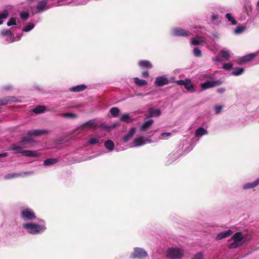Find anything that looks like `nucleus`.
<instances>
[{
    "label": "nucleus",
    "mask_w": 259,
    "mask_h": 259,
    "mask_svg": "<svg viewBox=\"0 0 259 259\" xmlns=\"http://www.w3.org/2000/svg\"><path fill=\"white\" fill-rule=\"evenodd\" d=\"M38 224L28 223L23 224L22 226L26 231L31 234H38L43 233L46 230L44 221L40 220Z\"/></svg>",
    "instance_id": "obj_1"
},
{
    "label": "nucleus",
    "mask_w": 259,
    "mask_h": 259,
    "mask_svg": "<svg viewBox=\"0 0 259 259\" xmlns=\"http://www.w3.org/2000/svg\"><path fill=\"white\" fill-rule=\"evenodd\" d=\"M24 148L23 146L13 144L10 147V150L13 151L15 154L21 153L23 156L28 157H36L40 155V153L37 151H23Z\"/></svg>",
    "instance_id": "obj_2"
},
{
    "label": "nucleus",
    "mask_w": 259,
    "mask_h": 259,
    "mask_svg": "<svg viewBox=\"0 0 259 259\" xmlns=\"http://www.w3.org/2000/svg\"><path fill=\"white\" fill-rule=\"evenodd\" d=\"M184 255L183 250L178 248H170L166 252L167 257L171 259H179Z\"/></svg>",
    "instance_id": "obj_3"
},
{
    "label": "nucleus",
    "mask_w": 259,
    "mask_h": 259,
    "mask_svg": "<svg viewBox=\"0 0 259 259\" xmlns=\"http://www.w3.org/2000/svg\"><path fill=\"white\" fill-rule=\"evenodd\" d=\"M148 256L147 252L141 247H135L131 256L133 258L144 259Z\"/></svg>",
    "instance_id": "obj_4"
},
{
    "label": "nucleus",
    "mask_w": 259,
    "mask_h": 259,
    "mask_svg": "<svg viewBox=\"0 0 259 259\" xmlns=\"http://www.w3.org/2000/svg\"><path fill=\"white\" fill-rule=\"evenodd\" d=\"M21 214L22 219L25 221L32 220L35 218L34 211L28 208L22 210Z\"/></svg>",
    "instance_id": "obj_5"
},
{
    "label": "nucleus",
    "mask_w": 259,
    "mask_h": 259,
    "mask_svg": "<svg viewBox=\"0 0 259 259\" xmlns=\"http://www.w3.org/2000/svg\"><path fill=\"white\" fill-rule=\"evenodd\" d=\"M223 82L221 79L217 80L207 81L201 84V87L203 90L221 85Z\"/></svg>",
    "instance_id": "obj_6"
},
{
    "label": "nucleus",
    "mask_w": 259,
    "mask_h": 259,
    "mask_svg": "<svg viewBox=\"0 0 259 259\" xmlns=\"http://www.w3.org/2000/svg\"><path fill=\"white\" fill-rule=\"evenodd\" d=\"M151 141V139H146L143 137L136 138L134 140L133 142V145L131 146V147L141 146L147 143H150Z\"/></svg>",
    "instance_id": "obj_7"
},
{
    "label": "nucleus",
    "mask_w": 259,
    "mask_h": 259,
    "mask_svg": "<svg viewBox=\"0 0 259 259\" xmlns=\"http://www.w3.org/2000/svg\"><path fill=\"white\" fill-rule=\"evenodd\" d=\"M1 34L2 36L3 37L7 36L10 37V39H5V41L8 43L14 42L15 41L18 40L20 39V37H18V38L17 39H15L14 34L10 30H3L1 32Z\"/></svg>",
    "instance_id": "obj_8"
},
{
    "label": "nucleus",
    "mask_w": 259,
    "mask_h": 259,
    "mask_svg": "<svg viewBox=\"0 0 259 259\" xmlns=\"http://www.w3.org/2000/svg\"><path fill=\"white\" fill-rule=\"evenodd\" d=\"M250 238V236L248 235H242V232H238L235 233L232 237V239L236 241L240 242L242 240L245 242L247 240H249Z\"/></svg>",
    "instance_id": "obj_9"
},
{
    "label": "nucleus",
    "mask_w": 259,
    "mask_h": 259,
    "mask_svg": "<svg viewBox=\"0 0 259 259\" xmlns=\"http://www.w3.org/2000/svg\"><path fill=\"white\" fill-rule=\"evenodd\" d=\"M50 7L48 5L47 0H42L39 2L36 6L35 13H40L45 10L49 9Z\"/></svg>",
    "instance_id": "obj_10"
},
{
    "label": "nucleus",
    "mask_w": 259,
    "mask_h": 259,
    "mask_svg": "<svg viewBox=\"0 0 259 259\" xmlns=\"http://www.w3.org/2000/svg\"><path fill=\"white\" fill-rule=\"evenodd\" d=\"M257 56L256 53H251L248 55H245L241 58H240L238 62L239 64H241L243 62H248L252 60Z\"/></svg>",
    "instance_id": "obj_11"
},
{
    "label": "nucleus",
    "mask_w": 259,
    "mask_h": 259,
    "mask_svg": "<svg viewBox=\"0 0 259 259\" xmlns=\"http://www.w3.org/2000/svg\"><path fill=\"white\" fill-rule=\"evenodd\" d=\"M174 34L177 36H187L189 35L190 33L183 28H177L174 30Z\"/></svg>",
    "instance_id": "obj_12"
},
{
    "label": "nucleus",
    "mask_w": 259,
    "mask_h": 259,
    "mask_svg": "<svg viewBox=\"0 0 259 259\" xmlns=\"http://www.w3.org/2000/svg\"><path fill=\"white\" fill-rule=\"evenodd\" d=\"M82 129L86 128H94L97 127V123L95 119L90 120L86 122L83 123L81 125Z\"/></svg>",
    "instance_id": "obj_13"
},
{
    "label": "nucleus",
    "mask_w": 259,
    "mask_h": 259,
    "mask_svg": "<svg viewBox=\"0 0 259 259\" xmlns=\"http://www.w3.org/2000/svg\"><path fill=\"white\" fill-rule=\"evenodd\" d=\"M233 233V231L231 230H228L222 232L218 234L216 237V239L218 240L225 238Z\"/></svg>",
    "instance_id": "obj_14"
},
{
    "label": "nucleus",
    "mask_w": 259,
    "mask_h": 259,
    "mask_svg": "<svg viewBox=\"0 0 259 259\" xmlns=\"http://www.w3.org/2000/svg\"><path fill=\"white\" fill-rule=\"evenodd\" d=\"M138 65L142 68H151L152 65L151 62L148 60H140L138 62Z\"/></svg>",
    "instance_id": "obj_15"
},
{
    "label": "nucleus",
    "mask_w": 259,
    "mask_h": 259,
    "mask_svg": "<svg viewBox=\"0 0 259 259\" xmlns=\"http://www.w3.org/2000/svg\"><path fill=\"white\" fill-rule=\"evenodd\" d=\"M17 100L14 97H7L3 99H0V106L5 105L10 102H17Z\"/></svg>",
    "instance_id": "obj_16"
},
{
    "label": "nucleus",
    "mask_w": 259,
    "mask_h": 259,
    "mask_svg": "<svg viewBox=\"0 0 259 259\" xmlns=\"http://www.w3.org/2000/svg\"><path fill=\"white\" fill-rule=\"evenodd\" d=\"M136 128L132 127L127 133V134L123 138V141L124 143L127 142L133 136L136 132Z\"/></svg>",
    "instance_id": "obj_17"
},
{
    "label": "nucleus",
    "mask_w": 259,
    "mask_h": 259,
    "mask_svg": "<svg viewBox=\"0 0 259 259\" xmlns=\"http://www.w3.org/2000/svg\"><path fill=\"white\" fill-rule=\"evenodd\" d=\"M103 141V140L101 139V138L98 135L95 136L94 137L91 138L89 141L88 143L92 145L102 143Z\"/></svg>",
    "instance_id": "obj_18"
},
{
    "label": "nucleus",
    "mask_w": 259,
    "mask_h": 259,
    "mask_svg": "<svg viewBox=\"0 0 259 259\" xmlns=\"http://www.w3.org/2000/svg\"><path fill=\"white\" fill-rule=\"evenodd\" d=\"M205 38L203 37L197 36L195 38H192L191 43L194 46H198L201 43L205 42Z\"/></svg>",
    "instance_id": "obj_19"
},
{
    "label": "nucleus",
    "mask_w": 259,
    "mask_h": 259,
    "mask_svg": "<svg viewBox=\"0 0 259 259\" xmlns=\"http://www.w3.org/2000/svg\"><path fill=\"white\" fill-rule=\"evenodd\" d=\"M153 123L152 119H149L148 120L144 122L141 126L140 130L142 131H146L149 128Z\"/></svg>",
    "instance_id": "obj_20"
},
{
    "label": "nucleus",
    "mask_w": 259,
    "mask_h": 259,
    "mask_svg": "<svg viewBox=\"0 0 259 259\" xmlns=\"http://www.w3.org/2000/svg\"><path fill=\"white\" fill-rule=\"evenodd\" d=\"M259 184V178L256 179L255 181L246 184L244 185L243 188L244 189H251L255 187Z\"/></svg>",
    "instance_id": "obj_21"
},
{
    "label": "nucleus",
    "mask_w": 259,
    "mask_h": 259,
    "mask_svg": "<svg viewBox=\"0 0 259 259\" xmlns=\"http://www.w3.org/2000/svg\"><path fill=\"white\" fill-rule=\"evenodd\" d=\"M208 132L203 127H200L197 128L195 132V136L196 137H200L203 135L207 134Z\"/></svg>",
    "instance_id": "obj_22"
},
{
    "label": "nucleus",
    "mask_w": 259,
    "mask_h": 259,
    "mask_svg": "<svg viewBox=\"0 0 259 259\" xmlns=\"http://www.w3.org/2000/svg\"><path fill=\"white\" fill-rule=\"evenodd\" d=\"M149 113L150 116H158L160 115L161 112L159 109L150 108L149 109Z\"/></svg>",
    "instance_id": "obj_23"
},
{
    "label": "nucleus",
    "mask_w": 259,
    "mask_h": 259,
    "mask_svg": "<svg viewBox=\"0 0 259 259\" xmlns=\"http://www.w3.org/2000/svg\"><path fill=\"white\" fill-rule=\"evenodd\" d=\"M104 146L105 148L109 151H111L113 150L114 147V144L112 141L108 140L105 142Z\"/></svg>",
    "instance_id": "obj_24"
},
{
    "label": "nucleus",
    "mask_w": 259,
    "mask_h": 259,
    "mask_svg": "<svg viewBox=\"0 0 259 259\" xmlns=\"http://www.w3.org/2000/svg\"><path fill=\"white\" fill-rule=\"evenodd\" d=\"M86 86L85 85L81 84L72 87L70 89V90L74 92H78L84 90Z\"/></svg>",
    "instance_id": "obj_25"
},
{
    "label": "nucleus",
    "mask_w": 259,
    "mask_h": 259,
    "mask_svg": "<svg viewBox=\"0 0 259 259\" xmlns=\"http://www.w3.org/2000/svg\"><path fill=\"white\" fill-rule=\"evenodd\" d=\"M233 71L231 72V75L234 76H238L241 74L244 71L243 68L235 67Z\"/></svg>",
    "instance_id": "obj_26"
},
{
    "label": "nucleus",
    "mask_w": 259,
    "mask_h": 259,
    "mask_svg": "<svg viewBox=\"0 0 259 259\" xmlns=\"http://www.w3.org/2000/svg\"><path fill=\"white\" fill-rule=\"evenodd\" d=\"M184 86L185 87V88L189 91L194 90V87L191 82V80L190 79H186V81L185 82Z\"/></svg>",
    "instance_id": "obj_27"
},
{
    "label": "nucleus",
    "mask_w": 259,
    "mask_h": 259,
    "mask_svg": "<svg viewBox=\"0 0 259 259\" xmlns=\"http://www.w3.org/2000/svg\"><path fill=\"white\" fill-rule=\"evenodd\" d=\"M57 161L58 160L55 158L47 159L44 161V164L45 166H50L56 163Z\"/></svg>",
    "instance_id": "obj_28"
},
{
    "label": "nucleus",
    "mask_w": 259,
    "mask_h": 259,
    "mask_svg": "<svg viewBox=\"0 0 259 259\" xmlns=\"http://www.w3.org/2000/svg\"><path fill=\"white\" fill-rule=\"evenodd\" d=\"M120 120L126 122L127 123H131L133 121V120L130 117L128 114H124L121 115L120 117Z\"/></svg>",
    "instance_id": "obj_29"
},
{
    "label": "nucleus",
    "mask_w": 259,
    "mask_h": 259,
    "mask_svg": "<svg viewBox=\"0 0 259 259\" xmlns=\"http://www.w3.org/2000/svg\"><path fill=\"white\" fill-rule=\"evenodd\" d=\"M135 83L139 86H143L146 85L147 82L146 80L141 79L138 77H135L134 78Z\"/></svg>",
    "instance_id": "obj_30"
},
{
    "label": "nucleus",
    "mask_w": 259,
    "mask_h": 259,
    "mask_svg": "<svg viewBox=\"0 0 259 259\" xmlns=\"http://www.w3.org/2000/svg\"><path fill=\"white\" fill-rule=\"evenodd\" d=\"M46 107L44 106H38L33 110V112L36 114H39L45 111Z\"/></svg>",
    "instance_id": "obj_31"
},
{
    "label": "nucleus",
    "mask_w": 259,
    "mask_h": 259,
    "mask_svg": "<svg viewBox=\"0 0 259 259\" xmlns=\"http://www.w3.org/2000/svg\"><path fill=\"white\" fill-rule=\"evenodd\" d=\"M110 112L113 116L116 117L119 114V109L117 107H112L110 109Z\"/></svg>",
    "instance_id": "obj_32"
},
{
    "label": "nucleus",
    "mask_w": 259,
    "mask_h": 259,
    "mask_svg": "<svg viewBox=\"0 0 259 259\" xmlns=\"http://www.w3.org/2000/svg\"><path fill=\"white\" fill-rule=\"evenodd\" d=\"M43 133H44L43 131L36 130L29 131L28 132V134L30 136H32V135L39 136V135L42 134Z\"/></svg>",
    "instance_id": "obj_33"
},
{
    "label": "nucleus",
    "mask_w": 259,
    "mask_h": 259,
    "mask_svg": "<svg viewBox=\"0 0 259 259\" xmlns=\"http://www.w3.org/2000/svg\"><path fill=\"white\" fill-rule=\"evenodd\" d=\"M33 141L32 139L27 137H24L22 138L20 143L22 145H23L25 143H31Z\"/></svg>",
    "instance_id": "obj_34"
},
{
    "label": "nucleus",
    "mask_w": 259,
    "mask_h": 259,
    "mask_svg": "<svg viewBox=\"0 0 259 259\" xmlns=\"http://www.w3.org/2000/svg\"><path fill=\"white\" fill-rule=\"evenodd\" d=\"M9 13L7 10H4L2 13L0 14V24L3 23L2 19L7 18Z\"/></svg>",
    "instance_id": "obj_35"
},
{
    "label": "nucleus",
    "mask_w": 259,
    "mask_h": 259,
    "mask_svg": "<svg viewBox=\"0 0 259 259\" xmlns=\"http://www.w3.org/2000/svg\"><path fill=\"white\" fill-rule=\"evenodd\" d=\"M220 54L221 55V56L225 59V60H228L230 58V53L227 52V51H221L220 52Z\"/></svg>",
    "instance_id": "obj_36"
},
{
    "label": "nucleus",
    "mask_w": 259,
    "mask_h": 259,
    "mask_svg": "<svg viewBox=\"0 0 259 259\" xmlns=\"http://www.w3.org/2000/svg\"><path fill=\"white\" fill-rule=\"evenodd\" d=\"M34 27V25L32 23H28L22 29L23 31L28 32Z\"/></svg>",
    "instance_id": "obj_37"
},
{
    "label": "nucleus",
    "mask_w": 259,
    "mask_h": 259,
    "mask_svg": "<svg viewBox=\"0 0 259 259\" xmlns=\"http://www.w3.org/2000/svg\"><path fill=\"white\" fill-rule=\"evenodd\" d=\"M226 17L228 19V20L231 22L232 24L233 25H235L237 23L236 21L234 19V17L232 16V15L230 13H227L226 14Z\"/></svg>",
    "instance_id": "obj_38"
},
{
    "label": "nucleus",
    "mask_w": 259,
    "mask_h": 259,
    "mask_svg": "<svg viewBox=\"0 0 259 259\" xmlns=\"http://www.w3.org/2000/svg\"><path fill=\"white\" fill-rule=\"evenodd\" d=\"M242 244V243L239 242H236L234 241V242L232 243H231L229 245V248L233 249L237 248L240 246H241Z\"/></svg>",
    "instance_id": "obj_39"
},
{
    "label": "nucleus",
    "mask_w": 259,
    "mask_h": 259,
    "mask_svg": "<svg viewBox=\"0 0 259 259\" xmlns=\"http://www.w3.org/2000/svg\"><path fill=\"white\" fill-rule=\"evenodd\" d=\"M61 115L63 117H67L69 118H74L77 117L76 114L71 113H62L61 114Z\"/></svg>",
    "instance_id": "obj_40"
},
{
    "label": "nucleus",
    "mask_w": 259,
    "mask_h": 259,
    "mask_svg": "<svg viewBox=\"0 0 259 259\" xmlns=\"http://www.w3.org/2000/svg\"><path fill=\"white\" fill-rule=\"evenodd\" d=\"M193 53L195 57H201L202 56L201 51L198 48H195L194 49Z\"/></svg>",
    "instance_id": "obj_41"
},
{
    "label": "nucleus",
    "mask_w": 259,
    "mask_h": 259,
    "mask_svg": "<svg viewBox=\"0 0 259 259\" xmlns=\"http://www.w3.org/2000/svg\"><path fill=\"white\" fill-rule=\"evenodd\" d=\"M29 17V13L27 12H23L20 14V18L22 20H27Z\"/></svg>",
    "instance_id": "obj_42"
},
{
    "label": "nucleus",
    "mask_w": 259,
    "mask_h": 259,
    "mask_svg": "<svg viewBox=\"0 0 259 259\" xmlns=\"http://www.w3.org/2000/svg\"><path fill=\"white\" fill-rule=\"evenodd\" d=\"M16 25V20L14 18H10L8 22H7V25L9 26H12V25Z\"/></svg>",
    "instance_id": "obj_43"
},
{
    "label": "nucleus",
    "mask_w": 259,
    "mask_h": 259,
    "mask_svg": "<svg viewBox=\"0 0 259 259\" xmlns=\"http://www.w3.org/2000/svg\"><path fill=\"white\" fill-rule=\"evenodd\" d=\"M233 67V64L231 63H225L223 65V68L228 70Z\"/></svg>",
    "instance_id": "obj_44"
},
{
    "label": "nucleus",
    "mask_w": 259,
    "mask_h": 259,
    "mask_svg": "<svg viewBox=\"0 0 259 259\" xmlns=\"http://www.w3.org/2000/svg\"><path fill=\"white\" fill-rule=\"evenodd\" d=\"M155 84L156 86H161L162 85V76H160L158 77L156 80L155 81Z\"/></svg>",
    "instance_id": "obj_45"
},
{
    "label": "nucleus",
    "mask_w": 259,
    "mask_h": 259,
    "mask_svg": "<svg viewBox=\"0 0 259 259\" xmlns=\"http://www.w3.org/2000/svg\"><path fill=\"white\" fill-rule=\"evenodd\" d=\"M245 27L243 26H238L236 27V29L235 30V32L236 33H240L243 31L244 30Z\"/></svg>",
    "instance_id": "obj_46"
},
{
    "label": "nucleus",
    "mask_w": 259,
    "mask_h": 259,
    "mask_svg": "<svg viewBox=\"0 0 259 259\" xmlns=\"http://www.w3.org/2000/svg\"><path fill=\"white\" fill-rule=\"evenodd\" d=\"M20 174H9L8 175H6L5 176V179H11V178H13L14 177H17V176H20Z\"/></svg>",
    "instance_id": "obj_47"
},
{
    "label": "nucleus",
    "mask_w": 259,
    "mask_h": 259,
    "mask_svg": "<svg viewBox=\"0 0 259 259\" xmlns=\"http://www.w3.org/2000/svg\"><path fill=\"white\" fill-rule=\"evenodd\" d=\"M203 254L201 252H199L195 255V256L192 259H202Z\"/></svg>",
    "instance_id": "obj_48"
},
{
    "label": "nucleus",
    "mask_w": 259,
    "mask_h": 259,
    "mask_svg": "<svg viewBox=\"0 0 259 259\" xmlns=\"http://www.w3.org/2000/svg\"><path fill=\"white\" fill-rule=\"evenodd\" d=\"M222 110V106H217L215 107V111L216 114L220 113Z\"/></svg>",
    "instance_id": "obj_49"
},
{
    "label": "nucleus",
    "mask_w": 259,
    "mask_h": 259,
    "mask_svg": "<svg viewBox=\"0 0 259 259\" xmlns=\"http://www.w3.org/2000/svg\"><path fill=\"white\" fill-rule=\"evenodd\" d=\"M186 81V79L185 80H179L176 81V82L181 85H184L185 82Z\"/></svg>",
    "instance_id": "obj_50"
},
{
    "label": "nucleus",
    "mask_w": 259,
    "mask_h": 259,
    "mask_svg": "<svg viewBox=\"0 0 259 259\" xmlns=\"http://www.w3.org/2000/svg\"><path fill=\"white\" fill-rule=\"evenodd\" d=\"M142 76L144 77H148L149 76V72L147 71H145L142 72Z\"/></svg>",
    "instance_id": "obj_51"
},
{
    "label": "nucleus",
    "mask_w": 259,
    "mask_h": 259,
    "mask_svg": "<svg viewBox=\"0 0 259 259\" xmlns=\"http://www.w3.org/2000/svg\"><path fill=\"white\" fill-rule=\"evenodd\" d=\"M33 174V171H27V172H24L23 174H20V176L31 175H32Z\"/></svg>",
    "instance_id": "obj_52"
},
{
    "label": "nucleus",
    "mask_w": 259,
    "mask_h": 259,
    "mask_svg": "<svg viewBox=\"0 0 259 259\" xmlns=\"http://www.w3.org/2000/svg\"><path fill=\"white\" fill-rule=\"evenodd\" d=\"M168 82V79L166 77H163V85L167 84Z\"/></svg>",
    "instance_id": "obj_53"
},
{
    "label": "nucleus",
    "mask_w": 259,
    "mask_h": 259,
    "mask_svg": "<svg viewBox=\"0 0 259 259\" xmlns=\"http://www.w3.org/2000/svg\"><path fill=\"white\" fill-rule=\"evenodd\" d=\"M152 258L153 259H158V257L157 256V253L156 252L153 253L152 255Z\"/></svg>",
    "instance_id": "obj_54"
},
{
    "label": "nucleus",
    "mask_w": 259,
    "mask_h": 259,
    "mask_svg": "<svg viewBox=\"0 0 259 259\" xmlns=\"http://www.w3.org/2000/svg\"><path fill=\"white\" fill-rule=\"evenodd\" d=\"M171 135L170 133H163V138H164L165 137H167L168 136H170Z\"/></svg>",
    "instance_id": "obj_55"
},
{
    "label": "nucleus",
    "mask_w": 259,
    "mask_h": 259,
    "mask_svg": "<svg viewBox=\"0 0 259 259\" xmlns=\"http://www.w3.org/2000/svg\"><path fill=\"white\" fill-rule=\"evenodd\" d=\"M225 90L223 88H220L217 90V92L220 93H223Z\"/></svg>",
    "instance_id": "obj_56"
},
{
    "label": "nucleus",
    "mask_w": 259,
    "mask_h": 259,
    "mask_svg": "<svg viewBox=\"0 0 259 259\" xmlns=\"http://www.w3.org/2000/svg\"><path fill=\"white\" fill-rule=\"evenodd\" d=\"M10 88H10V87H9V86H6V87H4V89H5V90H10Z\"/></svg>",
    "instance_id": "obj_57"
},
{
    "label": "nucleus",
    "mask_w": 259,
    "mask_h": 259,
    "mask_svg": "<svg viewBox=\"0 0 259 259\" xmlns=\"http://www.w3.org/2000/svg\"><path fill=\"white\" fill-rule=\"evenodd\" d=\"M212 19H213V20H215V19H217V17L215 15L213 16L212 17Z\"/></svg>",
    "instance_id": "obj_58"
},
{
    "label": "nucleus",
    "mask_w": 259,
    "mask_h": 259,
    "mask_svg": "<svg viewBox=\"0 0 259 259\" xmlns=\"http://www.w3.org/2000/svg\"><path fill=\"white\" fill-rule=\"evenodd\" d=\"M86 3H87V2L83 1V2L80 3V4L84 5V4H85Z\"/></svg>",
    "instance_id": "obj_59"
},
{
    "label": "nucleus",
    "mask_w": 259,
    "mask_h": 259,
    "mask_svg": "<svg viewBox=\"0 0 259 259\" xmlns=\"http://www.w3.org/2000/svg\"><path fill=\"white\" fill-rule=\"evenodd\" d=\"M257 6H259V1H258L257 2Z\"/></svg>",
    "instance_id": "obj_60"
},
{
    "label": "nucleus",
    "mask_w": 259,
    "mask_h": 259,
    "mask_svg": "<svg viewBox=\"0 0 259 259\" xmlns=\"http://www.w3.org/2000/svg\"><path fill=\"white\" fill-rule=\"evenodd\" d=\"M6 39H10V37H7Z\"/></svg>",
    "instance_id": "obj_61"
},
{
    "label": "nucleus",
    "mask_w": 259,
    "mask_h": 259,
    "mask_svg": "<svg viewBox=\"0 0 259 259\" xmlns=\"http://www.w3.org/2000/svg\"><path fill=\"white\" fill-rule=\"evenodd\" d=\"M3 154H0V157H2Z\"/></svg>",
    "instance_id": "obj_62"
}]
</instances>
